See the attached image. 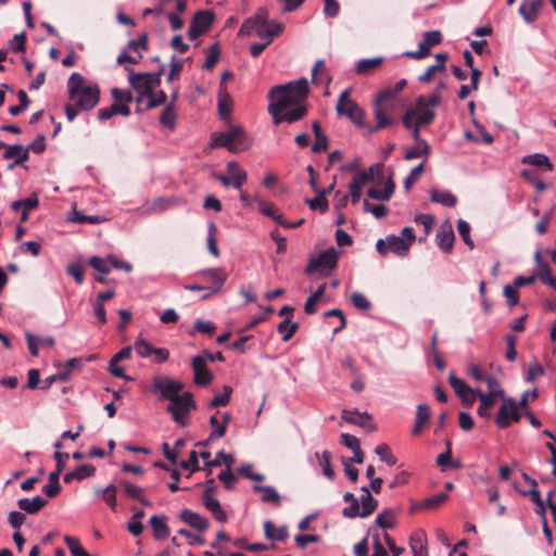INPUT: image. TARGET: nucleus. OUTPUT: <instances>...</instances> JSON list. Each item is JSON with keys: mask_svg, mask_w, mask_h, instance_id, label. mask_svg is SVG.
I'll return each mask as SVG.
<instances>
[{"mask_svg": "<svg viewBox=\"0 0 556 556\" xmlns=\"http://www.w3.org/2000/svg\"><path fill=\"white\" fill-rule=\"evenodd\" d=\"M338 256L339 254L334 248L323 251L318 256L309 260L305 273L308 275L319 273L323 277H326L337 267Z\"/></svg>", "mask_w": 556, "mask_h": 556, "instance_id": "0eeeda50", "label": "nucleus"}, {"mask_svg": "<svg viewBox=\"0 0 556 556\" xmlns=\"http://www.w3.org/2000/svg\"><path fill=\"white\" fill-rule=\"evenodd\" d=\"M230 140V152L237 153L247 150L251 142L241 127H231L227 130Z\"/></svg>", "mask_w": 556, "mask_h": 556, "instance_id": "a211bd4d", "label": "nucleus"}, {"mask_svg": "<svg viewBox=\"0 0 556 556\" xmlns=\"http://www.w3.org/2000/svg\"><path fill=\"white\" fill-rule=\"evenodd\" d=\"M534 260L538 269L536 274L534 275L536 276V279H540L543 283H546V281L553 277L551 267L548 263L542 258V252L539 250L534 253Z\"/></svg>", "mask_w": 556, "mask_h": 556, "instance_id": "473e14b6", "label": "nucleus"}, {"mask_svg": "<svg viewBox=\"0 0 556 556\" xmlns=\"http://www.w3.org/2000/svg\"><path fill=\"white\" fill-rule=\"evenodd\" d=\"M350 300L351 303L358 309L368 311L371 307L370 302L363 293L353 292Z\"/></svg>", "mask_w": 556, "mask_h": 556, "instance_id": "0e129e2a", "label": "nucleus"}, {"mask_svg": "<svg viewBox=\"0 0 556 556\" xmlns=\"http://www.w3.org/2000/svg\"><path fill=\"white\" fill-rule=\"evenodd\" d=\"M316 456L319 458V465L323 468V473L330 480L334 478V471L331 466V453L329 451H324L321 455L319 456L316 454Z\"/></svg>", "mask_w": 556, "mask_h": 556, "instance_id": "49530a36", "label": "nucleus"}, {"mask_svg": "<svg viewBox=\"0 0 556 556\" xmlns=\"http://www.w3.org/2000/svg\"><path fill=\"white\" fill-rule=\"evenodd\" d=\"M522 163L533 165L535 167H545L547 170L553 169V165L549 162V159L542 153L527 155L522 159Z\"/></svg>", "mask_w": 556, "mask_h": 556, "instance_id": "58836bf2", "label": "nucleus"}, {"mask_svg": "<svg viewBox=\"0 0 556 556\" xmlns=\"http://www.w3.org/2000/svg\"><path fill=\"white\" fill-rule=\"evenodd\" d=\"M47 500L41 497L40 495L35 496L34 498H21L17 502L20 509L24 510L29 515L37 514L40 509H42L47 505Z\"/></svg>", "mask_w": 556, "mask_h": 556, "instance_id": "cd10ccee", "label": "nucleus"}, {"mask_svg": "<svg viewBox=\"0 0 556 556\" xmlns=\"http://www.w3.org/2000/svg\"><path fill=\"white\" fill-rule=\"evenodd\" d=\"M341 418L348 424L362 427L368 431L377 429L376 425L371 422V416L366 412L359 413L358 410L343 409Z\"/></svg>", "mask_w": 556, "mask_h": 556, "instance_id": "dca6fc26", "label": "nucleus"}, {"mask_svg": "<svg viewBox=\"0 0 556 556\" xmlns=\"http://www.w3.org/2000/svg\"><path fill=\"white\" fill-rule=\"evenodd\" d=\"M299 328V324L291 321L290 318H286L278 324L277 330L282 336L285 342L289 341Z\"/></svg>", "mask_w": 556, "mask_h": 556, "instance_id": "ea45409f", "label": "nucleus"}, {"mask_svg": "<svg viewBox=\"0 0 556 556\" xmlns=\"http://www.w3.org/2000/svg\"><path fill=\"white\" fill-rule=\"evenodd\" d=\"M470 229H471L470 225L466 220L458 219V222H457L458 233L462 237L463 241L468 245V248L470 250H472L475 248V243L470 237Z\"/></svg>", "mask_w": 556, "mask_h": 556, "instance_id": "864d4df0", "label": "nucleus"}, {"mask_svg": "<svg viewBox=\"0 0 556 556\" xmlns=\"http://www.w3.org/2000/svg\"><path fill=\"white\" fill-rule=\"evenodd\" d=\"M200 457L204 460V469L207 473H211L212 467L220 466L222 460L225 463L227 468H231L235 463V458L231 454H226L224 451H219L214 459H211L210 452H201Z\"/></svg>", "mask_w": 556, "mask_h": 556, "instance_id": "6ab92c4d", "label": "nucleus"}, {"mask_svg": "<svg viewBox=\"0 0 556 556\" xmlns=\"http://www.w3.org/2000/svg\"><path fill=\"white\" fill-rule=\"evenodd\" d=\"M129 73L128 81L134 90L139 93L138 102L142 101L147 96H151L153 89L161 84V77L164 73L165 66L161 65L157 72L154 73H134L130 67H125Z\"/></svg>", "mask_w": 556, "mask_h": 556, "instance_id": "39448f33", "label": "nucleus"}, {"mask_svg": "<svg viewBox=\"0 0 556 556\" xmlns=\"http://www.w3.org/2000/svg\"><path fill=\"white\" fill-rule=\"evenodd\" d=\"M97 493L102 495L103 501L112 510L116 509V488L113 484L108 485L103 490H97Z\"/></svg>", "mask_w": 556, "mask_h": 556, "instance_id": "09e8293b", "label": "nucleus"}, {"mask_svg": "<svg viewBox=\"0 0 556 556\" xmlns=\"http://www.w3.org/2000/svg\"><path fill=\"white\" fill-rule=\"evenodd\" d=\"M376 249L382 256L387 255L389 252L399 256H405L408 254L410 247L405 239L395 235H389L386 239H379L377 241Z\"/></svg>", "mask_w": 556, "mask_h": 556, "instance_id": "ddd939ff", "label": "nucleus"}, {"mask_svg": "<svg viewBox=\"0 0 556 556\" xmlns=\"http://www.w3.org/2000/svg\"><path fill=\"white\" fill-rule=\"evenodd\" d=\"M380 170H381V165L376 164V165L370 166L366 170L357 172L353 176L350 185H352L355 189H358V188L362 189L366 184L372 182L375 180L376 174L380 173Z\"/></svg>", "mask_w": 556, "mask_h": 556, "instance_id": "412c9836", "label": "nucleus"}, {"mask_svg": "<svg viewBox=\"0 0 556 556\" xmlns=\"http://www.w3.org/2000/svg\"><path fill=\"white\" fill-rule=\"evenodd\" d=\"M111 92H112L113 99L115 100L114 103L128 104L132 101V93L130 90L113 88Z\"/></svg>", "mask_w": 556, "mask_h": 556, "instance_id": "69168bd1", "label": "nucleus"}, {"mask_svg": "<svg viewBox=\"0 0 556 556\" xmlns=\"http://www.w3.org/2000/svg\"><path fill=\"white\" fill-rule=\"evenodd\" d=\"M207 248H208V251L215 257H217L219 255V250H218L217 240H216V226L213 223H211L208 225Z\"/></svg>", "mask_w": 556, "mask_h": 556, "instance_id": "680f3d73", "label": "nucleus"}, {"mask_svg": "<svg viewBox=\"0 0 556 556\" xmlns=\"http://www.w3.org/2000/svg\"><path fill=\"white\" fill-rule=\"evenodd\" d=\"M179 517L185 523L198 531L204 532L208 529V520L195 511L184 509Z\"/></svg>", "mask_w": 556, "mask_h": 556, "instance_id": "aec40b11", "label": "nucleus"}, {"mask_svg": "<svg viewBox=\"0 0 556 556\" xmlns=\"http://www.w3.org/2000/svg\"><path fill=\"white\" fill-rule=\"evenodd\" d=\"M3 159H14V163L9 165L10 168H13L16 165H22L24 162L28 160L27 150H25V148L22 144L9 146L7 147V150L3 152Z\"/></svg>", "mask_w": 556, "mask_h": 556, "instance_id": "b1692460", "label": "nucleus"}, {"mask_svg": "<svg viewBox=\"0 0 556 556\" xmlns=\"http://www.w3.org/2000/svg\"><path fill=\"white\" fill-rule=\"evenodd\" d=\"M382 56L359 60L355 66V72L358 75H367L375 71L376 68H378L382 64Z\"/></svg>", "mask_w": 556, "mask_h": 556, "instance_id": "72a5a7b5", "label": "nucleus"}, {"mask_svg": "<svg viewBox=\"0 0 556 556\" xmlns=\"http://www.w3.org/2000/svg\"><path fill=\"white\" fill-rule=\"evenodd\" d=\"M327 191L323 190L319 192L317 197L311 200H306L309 207L312 210H316L317 207L321 208L323 211H326L328 208V201L326 199Z\"/></svg>", "mask_w": 556, "mask_h": 556, "instance_id": "774afa93", "label": "nucleus"}, {"mask_svg": "<svg viewBox=\"0 0 556 556\" xmlns=\"http://www.w3.org/2000/svg\"><path fill=\"white\" fill-rule=\"evenodd\" d=\"M374 114L376 117V126L371 128V131H376L386 128L393 124V119L390 118L382 109V104L375 102Z\"/></svg>", "mask_w": 556, "mask_h": 556, "instance_id": "e433bc0d", "label": "nucleus"}, {"mask_svg": "<svg viewBox=\"0 0 556 556\" xmlns=\"http://www.w3.org/2000/svg\"><path fill=\"white\" fill-rule=\"evenodd\" d=\"M167 518L165 516H152L150 518V526L153 530V535L157 540L166 539L169 535V528L166 523Z\"/></svg>", "mask_w": 556, "mask_h": 556, "instance_id": "c85d7f7f", "label": "nucleus"}, {"mask_svg": "<svg viewBox=\"0 0 556 556\" xmlns=\"http://www.w3.org/2000/svg\"><path fill=\"white\" fill-rule=\"evenodd\" d=\"M202 502L204 507L213 515V517L218 522L224 523L227 521L228 516L224 508L222 507L218 500H216L215 497L203 496Z\"/></svg>", "mask_w": 556, "mask_h": 556, "instance_id": "a878e982", "label": "nucleus"}, {"mask_svg": "<svg viewBox=\"0 0 556 556\" xmlns=\"http://www.w3.org/2000/svg\"><path fill=\"white\" fill-rule=\"evenodd\" d=\"M230 97L227 93L226 87H220L218 92V111L222 117H227L231 111Z\"/></svg>", "mask_w": 556, "mask_h": 556, "instance_id": "c03bdc74", "label": "nucleus"}, {"mask_svg": "<svg viewBox=\"0 0 556 556\" xmlns=\"http://www.w3.org/2000/svg\"><path fill=\"white\" fill-rule=\"evenodd\" d=\"M437 244L438 247L445 253H450L453 249V244L455 241V235L452 227L447 229H442L437 233Z\"/></svg>", "mask_w": 556, "mask_h": 556, "instance_id": "7c9ffc66", "label": "nucleus"}, {"mask_svg": "<svg viewBox=\"0 0 556 556\" xmlns=\"http://www.w3.org/2000/svg\"><path fill=\"white\" fill-rule=\"evenodd\" d=\"M447 450L444 453H441L437 457V464L443 468L452 467V468H460L459 462H454L452 459V450H451V443L447 442Z\"/></svg>", "mask_w": 556, "mask_h": 556, "instance_id": "de8ad7c7", "label": "nucleus"}, {"mask_svg": "<svg viewBox=\"0 0 556 556\" xmlns=\"http://www.w3.org/2000/svg\"><path fill=\"white\" fill-rule=\"evenodd\" d=\"M448 382L455 393L460 397L465 405H472L477 399V389H471L463 379L458 378L454 372L448 375Z\"/></svg>", "mask_w": 556, "mask_h": 556, "instance_id": "4468645a", "label": "nucleus"}, {"mask_svg": "<svg viewBox=\"0 0 556 556\" xmlns=\"http://www.w3.org/2000/svg\"><path fill=\"white\" fill-rule=\"evenodd\" d=\"M441 102V96L439 93H432L429 96H419L413 106L408 108L402 117L403 124L416 122L420 125H430L435 119V108Z\"/></svg>", "mask_w": 556, "mask_h": 556, "instance_id": "20e7f679", "label": "nucleus"}, {"mask_svg": "<svg viewBox=\"0 0 556 556\" xmlns=\"http://www.w3.org/2000/svg\"><path fill=\"white\" fill-rule=\"evenodd\" d=\"M191 366L194 371L193 381L195 384L206 387L213 381V374L207 368L205 357L194 356Z\"/></svg>", "mask_w": 556, "mask_h": 556, "instance_id": "2eb2a0df", "label": "nucleus"}, {"mask_svg": "<svg viewBox=\"0 0 556 556\" xmlns=\"http://www.w3.org/2000/svg\"><path fill=\"white\" fill-rule=\"evenodd\" d=\"M517 402L513 397H505L495 416V422L501 429L508 428L511 422H519L521 414L519 413Z\"/></svg>", "mask_w": 556, "mask_h": 556, "instance_id": "9d476101", "label": "nucleus"}, {"mask_svg": "<svg viewBox=\"0 0 556 556\" xmlns=\"http://www.w3.org/2000/svg\"><path fill=\"white\" fill-rule=\"evenodd\" d=\"M269 13L266 8H260L253 16L245 20L240 26L239 36H250L256 34L262 39H273L279 36L283 29L282 24L268 21Z\"/></svg>", "mask_w": 556, "mask_h": 556, "instance_id": "7ed1b4c3", "label": "nucleus"}, {"mask_svg": "<svg viewBox=\"0 0 556 556\" xmlns=\"http://www.w3.org/2000/svg\"><path fill=\"white\" fill-rule=\"evenodd\" d=\"M216 327L214 323L212 321H204L201 319H197L194 323V328L192 331H190V334H193V332H200L204 334H212L215 331Z\"/></svg>", "mask_w": 556, "mask_h": 556, "instance_id": "338daca9", "label": "nucleus"}, {"mask_svg": "<svg viewBox=\"0 0 556 556\" xmlns=\"http://www.w3.org/2000/svg\"><path fill=\"white\" fill-rule=\"evenodd\" d=\"M308 92L306 78L271 88L268 94L270 100L268 112L273 116L274 124L279 125L283 122L292 124L304 118L307 114V108L302 102Z\"/></svg>", "mask_w": 556, "mask_h": 556, "instance_id": "f257e3e1", "label": "nucleus"}, {"mask_svg": "<svg viewBox=\"0 0 556 556\" xmlns=\"http://www.w3.org/2000/svg\"><path fill=\"white\" fill-rule=\"evenodd\" d=\"M375 453L379 456V458L387 463L389 466H394L396 464V458L392 455L390 447L382 443L376 446Z\"/></svg>", "mask_w": 556, "mask_h": 556, "instance_id": "5fc2aeb1", "label": "nucleus"}, {"mask_svg": "<svg viewBox=\"0 0 556 556\" xmlns=\"http://www.w3.org/2000/svg\"><path fill=\"white\" fill-rule=\"evenodd\" d=\"M219 58H220L219 45L217 42L211 45L206 50V58H205V62L203 64V68L204 70L214 68L215 65L217 64Z\"/></svg>", "mask_w": 556, "mask_h": 556, "instance_id": "37998d69", "label": "nucleus"}, {"mask_svg": "<svg viewBox=\"0 0 556 556\" xmlns=\"http://www.w3.org/2000/svg\"><path fill=\"white\" fill-rule=\"evenodd\" d=\"M134 349L136 353L142 358L152 356L154 350V348L143 338H137L134 343Z\"/></svg>", "mask_w": 556, "mask_h": 556, "instance_id": "3c124183", "label": "nucleus"}, {"mask_svg": "<svg viewBox=\"0 0 556 556\" xmlns=\"http://www.w3.org/2000/svg\"><path fill=\"white\" fill-rule=\"evenodd\" d=\"M89 265L97 271L108 275L110 273V262L108 261V257L104 260L99 256H92L89 260Z\"/></svg>", "mask_w": 556, "mask_h": 556, "instance_id": "bf43d9fd", "label": "nucleus"}, {"mask_svg": "<svg viewBox=\"0 0 556 556\" xmlns=\"http://www.w3.org/2000/svg\"><path fill=\"white\" fill-rule=\"evenodd\" d=\"M446 500H447V494L438 493L433 496H430V497L421 501V506L426 507V510L435 509L440 505H442Z\"/></svg>", "mask_w": 556, "mask_h": 556, "instance_id": "4d7b16f0", "label": "nucleus"}, {"mask_svg": "<svg viewBox=\"0 0 556 556\" xmlns=\"http://www.w3.org/2000/svg\"><path fill=\"white\" fill-rule=\"evenodd\" d=\"M325 291H326V285L324 283V285L319 286L318 289L307 298V300L304 304V312L306 314L312 315V314L316 313V304L323 298V295L325 294Z\"/></svg>", "mask_w": 556, "mask_h": 556, "instance_id": "a19ab883", "label": "nucleus"}, {"mask_svg": "<svg viewBox=\"0 0 556 556\" xmlns=\"http://www.w3.org/2000/svg\"><path fill=\"white\" fill-rule=\"evenodd\" d=\"M483 382L486 383L488 389H489V392H486V394H491V395L502 399V400H504L506 397L505 391L503 390L501 382L498 381L497 378H495L492 375H488L483 379Z\"/></svg>", "mask_w": 556, "mask_h": 556, "instance_id": "79ce46f5", "label": "nucleus"}, {"mask_svg": "<svg viewBox=\"0 0 556 556\" xmlns=\"http://www.w3.org/2000/svg\"><path fill=\"white\" fill-rule=\"evenodd\" d=\"M430 154V146L428 142H421V144H416L415 147L408 149L405 153L406 160H414L420 156L428 157Z\"/></svg>", "mask_w": 556, "mask_h": 556, "instance_id": "a18cd8bd", "label": "nucleus"}, {"mask_svg": "<svg viewBox=\"0 0 556 556\" xmlns=\"http://www.w3.org/2000/svg\"><path fill=\"white\" fill-rule=\"evenodd\" d=\"M202 275L206 276L211 281V286L207 287L208 292L202 296L203 299H207L211 294L219 292L227 280V273L219 267L207 269L203 271Z\"/></svg>", "mask_w": 556, "mask_h": 556, "instance_id": "f3484780", "label": "nucleus"}, {"mask_svg": "<svg viewBox=\"0 0 556 556\" xmlns=\"http://www.w3.org/2000/svg\"><path fill=\"white\" fill-rule=\"evenodd\" d=\"M361 491L359 515L357 517L365 518L377 509L378 501L372 497L367 486H362Z\"/></svg>", "mask_w": 556, "mask_h": 556, "instance_id": "4be33fe9", "label": "nucleus"}, {"mask_svg": "<svg viewBox=\"0 0 556 556\" xmlns=\"http://www.w3.org/2000/svg\"><path fill=\"white\" fill-rule=\"evenodd\" d=\"M430 200L446 207H454L457 203V198L453 193L446 190L438 189L431 190Z\"/></svg>", "mask_w": 556, "mask_h": 556, "instance_id": "2f4dec72", "label": "nucleus"}, {"mask_svg": "<svg viewBox=\"0 0 556 556\" xmlns=\"http://www.w3.org/2000/svg\"><path fill=\"white\" fill-rule=\"evenodd\" d=\"M119 484L124 488V492L127 496L132 500H141V495L143 494V489L130 483L129 481L122 480Z\"/></svg>", "mask_w": 556, "mask_h": 556, "instance_id": "13d9d810", "label": "nucleus"}, {"mask_svg": "<svg viewBox=\"0 0 556 556\" xmlns=\"http://www.w3.org/2000/svg\"><path fill=\"white\" fill-rule=\"evenodd\" d=\"M364 211L371 213L376 218L380 219L388 215V207L383 204H371L368 200L363 203Z\"/></svg>", "mask_w": 556, "mask_h": 556, "instance_id": "6e6d98bb", "label": "nucleus"}, {"mask_svg": "<svg viewBox=\"0 0 556 556\" xmlns=\"http://www.w3.org/2000/svg\"><path fill=\"white\" fill-rule=\"evenodd\" d=\"M96 472V468L93 465L84 464L76 467L75 470L67 472L63 477V481L65 483H71L74 480L81 481L86 478L92 477Z\"/></svg>", "mask_w": 556, "mask_h": 556, "instance_id": "393cba45", "label": "nucleus"}, {"mask_svg": "<svg viewBox=\"0 0 556 556\" xmlns=\"http://www.w3.org/2000/svg\"><path fill=\"white\" fill-rule=\"evenodd\" d=\"M343 500L351 505L349 507L343 508L342 515L345 518H356L359 515V501L355 497V495L351 492H346L343 495Z\"/></svg>", "mask_w": 556, "mask_h": 556, "instance_id": "c9c22d12", "label": "nucleus"}, {"mask_svg": "<svg viewBox=\"0 0 556 556\" xmlns=\"http://www.w3.org/2000/svg\"><path fill=\"white\" fill-rule=\"evenodd\" d=\"M210 425L212 427V432L210 434V440L220 439L226 434V426L225 424L219 422L217 418V414L211 416Z\"/></svg>", "mask_w": 556, "mask_h": 556, "instance_id": "603ef678", "label": "nucleus"}, {"mask_svg": "<svg viewBox=\"0 0 556 556\" xmlns=\"http://www.w3.org/2000/svg\"><path fill=\"white\" fill-rule=\"evenodd\" d=\"M215 20V14L210 10L198 11L190 23L188 37L190 40H195L198 37L207 31Z\"/></svg>", "mask_w": 556, "mask_h": 556, "instance_id": "f8f14e48", "label": "nucleus"}, {"mask_svg": "<svg viewBox=\"0 0 556 556\" xmlns=\"http://www.w3.org/2000/svg\"><path fill=\"white\" fill-rule=\"evenodd\" d=\"M543 0H523L519 13L527 23H532L538 18L539 11Z\"/></svg>", "mask_w": 556, "mask_h": 556, "instance_id": "5701e85b", "label": "nucleus"}, {"mask_svg": "<svg viewBox=\"0 0 556 556\" xmlns=\"http://www.w3.org/2000/svg\"><path fill=\"white\" fill-rule=\"evenodd\" d=\"M214 178L224 187H232L240 190L248 179V174L237 162L230 161L226 165V174H214Z\"/></svg>", "mask_w": 556, "mask_h": 556, "instance_id": "1a4fd4ad", "label": "nucleus"}, {"mask_svg": "<svg viewBox=\"0 0 556 556\" xmlns=\"http://www.w3.org/2000/svg\"><path fill=\"white\" fill-rule=\"evenodd\" d=\"M425 168V163H420L419 165L415 166L407 177L404 180V187L406 190H409L412 186L419 179L420 175L422 174Z\"/></svg>", "mask_w": 556, "mask_h": 556, "instance_id": "e2e57ef3", "label": "nucleus"}, {"mask_svg": "<svg viewBox=\"0 0 556 556\" xmlns=\"http://www.w3.org/2000/svg\"><path fill=\"white\" fill-rule=\"evenodd\" d=\"M476 394L477 397L480 400V405L478 407L479 416L489 418L491 416V409L498 397H495L491 394H486L485 392H482L480 389H477Z\"/></svg>", "mask_w": 556, "mask_h": 556, "instance_id": "c756f323", "label": "nucleus"}, {"mask_svg": "<svg viewBox=\"0 0 556 556\" xmlns=\"http://www.w3.org/2000/svg\"><path fill=\"white\" fill-rule=\"evenodd\" d=\"M397 513L393 508H386L376 516L375 525L383 530L393 529L396 526Z\"/></svg>", "mask_w": 556, "mask_h": 556, "instance_id": "bb28decb", "label": "nucleus"}, {"mask_svg": "<svg viewBox=\"0 0 556 556\" xmlns=\"http://www.w3.org/2000/svg\"><path fill=\"white\" fill-rule=\"evenodd\" d=\"M197 408L193 394L189 391L169 401L166 410L172 415L173 420L185 427L188 424L189 414Z\"/></svg>", "mask_w": 556, "mask_h": 556, "instance_id": "423d86ee", "label": "nucleus"}, {"mask_svg": "<svg viewBox=\"0 0 556 556\" xmlns=\"http://www.w3.org/2000/svg\"><path fill=\"white\" fill-rule=\"evenodd\" d=\"M350 89H345L339 97L337 112L339 115H345L357 125L363 124L364 112L356 102L350 98Z\"/></svg>", "mask_w": 556, "mask_h": 556, "instance_id": "9b49d317", "label": "nucleus"}, {"mask_svg": "<svg viewBox=\"0 0 556 556\" xmlns=\"http://www.w3.org/2000/svg\"><path fill=\"white\" fill-rule=\"evenodd\" d=\"M67 90L70 100L83 111H89L99 103V86L96 84L88 85L86 78L79 73H73L70 76L67 80Z\"/></svg>", "mask_w": 556, "mask_h": 556, "instance_id": "f03ea898", "label": "nucleus"}, {"mask_svg": "<svg viewBox=\"0 0 556 556\" xmlns=\"http://www.w3.org/2000/svg\"><path fill=\"white\" fill-rule=\"evenodd\" d=\"M199 457L200 453L198 454L195 451H191L189 458L187 460H181L179 466L182 469H188L191 472H195L201 469L199 465Z\"/></svg>", "mask_w": 556, "mask_h": 556, "instance_id": "052dcab7", "label": "nucleus"}, {"mask_svg": "<svg viewBox=\"0 0 556 556\" xmlns=\"http://www.w3.org/2000/svg\"><path fill=\"white\" fill-rule=\"evenodd\" d=\"M255 492L262 493V501L265 503H274L275 505H280L281 497L276 491L275 488L269 485H254Z\"/></svg>", "mask_w": 556, "mask_h": 556, "instance_id": "f704fd0d", "label": "nucleus"}, {"mask_svg": "<svg viewBox=\"0 0 556 556\" xmlns=\"http://www.w3.org/2000/svg\"><path fill=\"white\" fill-rule=\"evenodd\" d=\"M175 121H176V113L174 110V104L169 103L163 110V112L160 116V122L162 125L173 129L175 127Z\"/></svg>", "mask_w": 556, "mask_h": 556, "instance_id": "8fccbe9b", "label": "nucleus"}, {"mask_svg": "<svg viewBox=\"0 0 556 556\" xmlns=\"http://www.w3.org/2000/svg\"><path fill=\"white\" fill-rule=\"evenodd\" d=\"M264 531L267 539L273 541H285L288 536L286 528H276L275 525L267 520L264 523Z\"/></svg>", "mask_w": 556, "mask_h": 556, "instance_id": "4c0bfd02", "label": "nucleus"}, {"mask_svg": "<svg viewBox=\"0 0 556 556\" xmlns=\"http://www.w3.org/2000/svg\"><path fill=\"white\" fill-rule=\"evenodd\" d=\"M184 383L167 376H157L153 379L152 391L159 394L161 400L168 402L180 396Z\"/></svg>", "mask_w": 556, "mask_h": 556, "instance_id": "6e6552de", "label": "nucleus"}]
</instances>
